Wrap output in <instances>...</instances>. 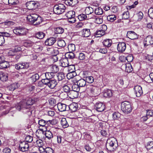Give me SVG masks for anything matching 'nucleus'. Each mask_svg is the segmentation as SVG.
Returning a JSON list of instances; mask_svg holds the SVG:
<instances>
[{"instance_id": "1", "label": "nucleus", "mask_w": 153, "mask_h": 153, "mask_svg": "<svg viewBox=\"0 0 153 153\" xmlns=\"http://www.w3.org/2000/svg\"><path fill=\"white\" fill-rule=\"evenodd\" d=\"M117 140L114 137L108 138L107 140L106 146L108 152H112L116 150L117 146Z\"/></svg>"}, {"instance_id": "2", "label": "nucleus", "mask_w": 153, "mask_h": 153, "mask_svg": "<svg viewBox=\"0 0 153 153\" xmlns=\"http://www.w3.org/2000/svg\"><path fill=\"white\" fill-rule=\"evenodd\" d=\"M25 105L24 103L19 102L16 105L15 107L16 110L21 111L28 116H30L32 114V111L29 106Z\"/></svg>"}, {"instance_id": "3", "label": "nucleus", "mask_w": 153, "mask_h": 153, "mask_svg": "<svg viewBox=\"0 0 153 153\" xmlns=\"http://www.w3.org/2000/svg\"><path fill=\"white\" fill-rule=\"evenodd\" d=\"M86 91L91 96H95L99 94L98 88L91 85H86Z\"/></svg>"}, {"instance_id": "4", "label": "nucleus", "mask_w": 153, "mask_h": 153, "mask_svg": "<svg viewBox=\"0 0 153 153\" xmlns=\"http://www.w3.org/2000/svg\"><path fill=\"white\" fill-rule=\"evenodd\" d=\"M121 109L124 113L126 114L130 113L132 110L130 102L127 101L123 102L121 104Z\"/></svg>"}, {"instance_id": "5", "label": "nucleus", "mask_w": 153, "mask_h": 153, "mask_svg": "<svg viewBox=\"0 0 153 153\" xmlns=\"http://www.w3.org/2000/svg\"><path fill=\"white\" fill-rule=\"evenodd\" d=\"M42 82L44 85H46L51 89L54 88L57 84L58 82L56 80L42 79Z\"/></svg>"}, {"instance_id": "6", "label": "nucleus", "mask_w": 153, "mask_h": 153, "mask_svg": "<svg viewBox=\"0 0 153 153\" xmlns=\"http://www.w3.org/2000/svg\"><path fill=\"white\" fill-rule=\"evenodd\" d=\"M66 7L62 4L55 5L53 7L54 13L57 14H60L65 11Z\"/></svg>"}, {"instance_id": "7", "label": "nucleus", "mask_w": 153, "mask_h": 153, "mask_svg": "<svg viewBox=\"0 0 153 153\" xmlns=\"http://www.w3.org/2000/svg\"><path fill=\"white\" fill-rule=\"evenodd\" d=\"M13 33L18 36H23L26 35V29L22 26L15 27L13 30Z\"/></svg>"}, {"instance_id": "8", "label": "nucleus", "mask_w": 153, "mask_h": 153, "mask_svg": "<svg viewBox=\"0 0 153 153\" xmlns=\"http://www.w3.org/2000/svg\"><path fill=\"white\" fill-rule=\"evenodd\" d=\"M39 100V98L38 97H30L26 98L25 101H22L19 102L24 103L25 104V105L29 106L35 103Z\"/></svg>"}, {"instance_id": "9", "label": "nucleus", "mask_w": 153, "mask_h": 153, "mask_svg": "<svg viewBox=\"0 0 153 153\" xmlns=\"http://www.w3.org/2000/svg\"><path fill=\"white\" fill-rule=\"evenodd\" d=\"M29 66V63L26 62L19 63L15 65V68L18 70L27 69Z\"/></svg>"}, {"instance_id": "10", "label": "nucleus", "mask_w": 153, "mask_h": 153, "mask_svg": "<svg viewBox=\"0 0 153 153\" xmlns=\"http://www.w3.org/2000/svg\"><path fill=\"white\" fill-rule=\"evenodd\" d=\"M47 52L48 55L54 56V58H56L55 61L58 60V58L56 56L59 54V52L57 49L53 48H48L47 49Z\"/></svg>"}, {"instance_id": "11", "label": "nucleus", "mask_w": 153, "mask_h": 153, "mask_svg": "<svg viewBox=\"0 0 153 153\" xmlns=\"http://www.w3.org/2000/svg\"><path fill=\"white\" fill-rule=\"evenodd\" d=\"M51 121L49 120L45 121L43 119L39 120L38 121V123L40 127L42 126L43 127L42 129H41L42 131L46 130L49 123H51Z\"/></svg>"}, {"instance_id": "12", "label": "nucleus", "mask_w": 153, "mask_h": 153, "mask_svg": "<svg viewBox=\"0 0 153 153\" xmlns=\"http://www.w3.org/2000/svg\"><path fill=\"white\" fill-rule=\"evenodd\" d=\"M38 16L35 14H32L28 15L27 16V19L30 24H34L36 20H38Z\"/></svg>"}, {"instance_id": "13", "label": "nucleus", "mask_w": 153, "mask_h": 153, "mask_svg": "<svg viewBox=\"0 0 153 153\" xmlns=\"http://www.w3.org/2000/svg\"><path fill=\"white\" fill-rule=\"evenodd\" d=\"M121 67L123 70H125L126 72L128 73L131 72L133 70V68L131 65L129 63L123 64Z\"/></svg>"}, {"instance_id": "14", "label": "nucleus", "mask_w": 153, "mask_h": 153, "mask_svg": "<svg viewBox=\"0 0 153 153\" xmlns=\"http://www.w3.org/2000/svg\"><path fill=\"white\" fill-rule=\"evenodd\" d=\"M29 147L28 143L25 141L21 142L20 143L19 148L20 150L23 152L27 151Z\"/></svg>"}, {"instance_id": "15", "label": "nucleus", "mask_w": 153, "mask_h": 153, "mask_svg": "<svg viewBox=\"0 0 153 153\" xmlns=\"http://www.w3.org/2000/svg\"><path fill=\"white\" fill-rule=\"evenodd\" d=\"M134 89V92L137 97H140L143 94L142 88L141 86L139 85L135 86Z\"/></svg>"}, {"instance_id": "16", "label": "nucleus", "mask_w": 153, "mask_h": 153, "mask_svg": "<svg viewBox=\"0 0 153 153\" xmlns=\"http://www.w3.org/2000/svg\"><path fill=\"white\" fill-rule=\"evenodd\" d=\"M56 38L53 37H50L47 38L45 42L46 46H51L53 45L56 41Z\"/></svg>"}, {"instance_id": "17", "label": "nucleus", "mask_w": 153, "mask_h": 153, "mask_svg": "<svg viewBox=\"0 0 153 153\" xmlns=\"http://www.w3.org/2000/svg\"><path fill=\"white\" fill-rule=\"evenodd\" d=\"M95 107L99 112L103 111L105 108V105L102 102H97L95 104Z\"/></svg>"}, {"instance_id": "18", "label": "nucleus", "mask_w": 153, "mask_h": 153, "mask_svg": "<svg viewBox=\"0 0 153 153\" xmlns=\"http://www.w3.org/2000/svg\"><path fill=\"white\" fill-rule=\"evenodd\" d=\"M127 36L131 39H136L138 38L139 35L136 34L134 32L130 31L127 32L126 35Z\"/></svg>"}, {"instance_id": "19", "label": "nucleus", "mask_w": 153, "mask_h": 153, "mask_svg": "<svg viewBox=\"0 0 153 153\" xmlns=\"http://www.w3.org/2000/svg\"><path fill=\"white\" fill-rule=\"evenodd\" d=\"M26 6L28 9L31 10L35 9L37 7V5L35 1H30L26 3Z\"/></svg>"}, {"instance_id": "20", "label": "nucleus", "mask_w": 153, "mask_h": 153, "mask_svg": "<svg viewBox=\"0 0 153 153\" xmlns=\"http://www.w3.org/2000/svg\"><path fill=\"white\" fill-rule=\"evenodd\" d=\"M153 44V38L152 36L149 35L144 39V46H148Z\"/></svg>"}, {"instance_id": "21", "label": "nucleus", "mask_w": 153, "mask_h": 153, "mask_svg": "<svg viewBox=\"0 0 153 153\" xmlns=\"http://www.w3.org/2000/svg\"><path fill=\"white\" fill-rule=\"evenodd\" d=\"M126 48V45L125 42H119L117 45V49L120 52H123Z\"/></svg>"}, {"instance_id": "22", "label": "nucleus", "mask_w": 153, "mask_h": 153, "mask_svg": "<svg viewBox=\"0 0 153 153\" xmlns=\"http://www.w3.org/2000/svg\"><path fill=\"white\" fill-rule=\"evenodd\" d=\"M79 95V93L76 92L71 90L68 93L67 95L71 99H73L77 98Z\"/></svg>"}, {"instance_id": "23", "label": "nucleus", "mask_w": 153, "mask_h": 153, "mask_svg": "<svg viewBox=\"0 0 153 153\" xmlns=\"http://www.w3.org/2000/svg\"><path fill=\"white\" fill-rule=\"evenodd\" d=\"M58 110L60 111H64L66 110H68V108L67 107V105L65 104L59 103L57 105Z\"/></svg>"}, {"instance_id": "24", "label": "nucleus", "mask_w": 153, "mask_h": 153, "mask_svg": "<svg viewBox=\"0 0 153 153\" xmlns=\"http://www.w3.org/2000/svg\"><path fill=\"white\" fill-rule=\"evenodd\" d=\"M77 104L75 103H73L68 106V110L70 109L72 112L76 111L78 108Z\"/></svg>"}, {"instance_id": "25", "label": "nucleus", "mask_w": 153, "mask_h": 153, "mask_svg": "<svg viewBox=\"0 0 153 153\" xmlns=\"http://www.w3.org/2000/svg\"><path fill=\"white\" fill-rule=\"evenodd\" d=\"M65 3L67 5L73 6L78 3L77 0H65Z\"/></svg>"}, {"instance_id": "26", "label": "nucleus", "mask_w": 153, "mask_h": 153, "mask_svg": "<svg viewBox=\"0 0 153 153\" xmlns=\"http://www.w3.org/2000/svg\"><path fill=\"white\" fill-rule=\"evenodd\" d=\"M103 45L105 47H109L112 44V41L110 39H106L102 42Z\"/></svg>"}, {"instance_id": "27", "label": "nucleus", "mask_w": 153, "mask_h": 153, "mask_svg": "<svg viewBox=\"0 0 153 153\" xmlns=\"http://www.w3.org/2000/svg\"><path fill=\"white\" fill-rule=\"evenodd\" d=\"M45 75L46 79H48V80H51L52 78L54 76V74L51 72H48L42 74V75Z\"/></svg>"}, {"instance_id": "28", "label": "nucleus", "mask_w": 153, "mask_h": 153, "mask_svg": "<svg viewBox=\"0 0 153 153\" xmlns=\"http://www.w3.org/2000/svg\"><path fill=\"white\" fill-rule=\"evenodd\" d=\"M0 79L3 82L6 81L8 79V74L4 73H0Z\"/></svg>"}, {"instance_id": "29", "label": "nucleus", "mask_w": 153, "mask_h": 153, "mask_svg": "<svg viewBox=\"0 0 153 153\" xmlns=\"http://www.w3.org/2000/svg\"><path fill=\"white\" fill-rule=\"evenodd\" d=\"M82 36L85 37H89L91 35L90 30L88 29H85L82 31Z\"/></svg>"}, {"instance_id": "30", "label": "nucleus", "mask_w": 153, "mask_h": 153, "mask_svg": "<svg viewBox=\"0 0 153 153\" xmlns=\"http://www.w3.org/2000/svg\"><path fill=\"white\" fill-rule=\"evenodd\" d=\"M42 131H45V136L47 138L48 140H51L53 136L50 130H43Z\"/></svg>"}, {"instance_id": "31", "label": "nucleus", "mask_w": 153, "mask_h": 153, "mask_svg": "<svg viewBox=\"0 0 153 153\" xmlns=\"http://www.w3.org/2000/svg\"><path fill=\"white\" fill-rule=\"evenodd\" d=\"M76 83L79 87H83L86 84V82L85 80L81 79L76 82Z\"/></svg>"}, {"instance_id": "32", "label": "nucleus", "mask_w": 153, "mask_h": 153, "mask_svg": "<svg viewBox=\"0 0 153 153\" xmlns=\"http://www.w3.org/2000/svg\"><path fill=\"white\" fill-rule=\"evenodd\" d=\"M61 66L64 67H67L69 65L68 60L65 58H63L61 61Z\"/></svg>"}, {"instance_id": "33", "label": "nucleus", "mask_w": 153, "mask_h": 153, "mask_svg": "<svg viewBox=\"0 0 153 153\" xmlns=\"http://www.w3.org/2000/svg\"><path fill=\"white\" fill-rule=\"evenodd\" d=\"M105 34L100 29L97 30L94 33L95 36L97 37H100L103 36Z\"/></svg>"}, {"instance_id": "34", "label": "nucleus", "mask_w": 153, "mask_h": 153, "mask_svg": "<svg viewBox=\"0 0 153 153\" xmlns=\"http://www.w3.org/2000/svg\"><path fill=\"white\" fill-rule=\"evenodd\" d=\"M65 58L68 60L73 59L75 58V55L73 52H69L65 54Z\"/></svg>"}, {"instance_id": "35", "label": "nucleus", "mask_w": 153, "mask_h": 153, "mask_svg": "<svg viewBox=\"0 0 153 153\" xmlns=\"http://www.w3.org/2000/svg\"><path fill=\"white\" fill-rule=\"evenodd\" d=\"M39 77V75L37 74H35L30 77V79L32 80V82L33 83L38 80Z\"/></svg>"}, {"instance_id": "36", "label": "nucleus", "mask_w": 153, "mask_h": 153, "mask_svg": "<svg viewBox=\"0 0 153 153\" xmlns=\"http://www.w3.org/2000/svg\"><path fill=\"white\" fill-rule=\"evenodd\" d=\"M61 124L62 127L64 128H65L68 126V124L65 118H63L61 121Z\"/></svg>"}, {"instance_id": "37", "label": "nucleus", "mask_w": 153, "mask_h": 153, "mask_svg": "<svg viewBox=\"0 0 153 153\" xmlns=\"http://www.w3.org/2000/svg\"><path fill=\"white\" fill-rule=\"evenodd\" d=\"M65 16L68 19H70L75 17V12L72 11L68 12L65 14Z\"/></svg>"}, {"instance_id": "38", "label": "nucleus", "mask_w": 153, "mask_h": 153, "mask_svg": "<svg viewBox=\"0 0 153 153\" xmlns=\"http://www.w3.org/2000/svg\"><path fill=\"white\" fill-rule=\"evenodd\" d=\"M9 66V63L7 61L4 60L0 64V68L1 69H4L6 68Z\"/></svg>"}, {"instance_id": "39", "label": "nucleus", "mask_w": 153, "mask_h": 153, "mask_svg": "<svg viewBox=\"0 0 153 153\" xmlns=\"http://www.w3.org/2000/svg\"><path fill=\"white\" fill-rule=\"evenodd\" d=\"M121 116V114L118 112H115L112 114V118L114 120H117Z\"/></svg>"}, {"instance_id": "40", "label": "nucleus", "mask_w": 153, "mask_h": 153, "mask_svg": "<svg viewBox=\"0 0 153 153\" xmlns=\"http://www.w3.org/2000/svg\"><path fill=\"white\" fill-rule=\"evenodd\" d=\"M77 17L80 21H83L87 19V16L86 14H81L79 15Z\"/></svg>"}, {"instance_id": "41", "label": "nucleus", "mask_w": 153, "mask_h": 153, "mask_svg": "<svg viewBox=\"0 0 153 153\" xmlns=\"http://www.w3.org/2000/svg\"><path fill=\"white\" fill-rule=\"evenodd\" d=\"M45 36V34L42 32H37L35 34L36 37L39 39H43Z\"/></svg>"}, {"instance_id": "42", "label": "nucleus", "mask_w": 153, "mask_h": 153, "mask_svg": "<svg viewBox=\"0 0 153 153\" xmlns=\"http://www.w3.org/2000/svg\"><path fill=\"white\" fill-rule=\"evenodd\" d=\"M94 11L93 9L91 7H86L85 10L86 14H89L91 13H93Z\"/></svg>"}, {"instance_id": "43", "label": "nucleus", "mask_w": 153, "mask_h": 153, "mask_svg": "<svg viewBox=\"0 0 153 153\" xmlns=\"http://www.w3.org/2000/svg\"><path fill=\"white\" fill-rule=\"evenodd\" d=\"M51 70L52 72L55 74V73L59 71V68L57 65H53L51 67Z\"/></svg>"}, {"instance_id": "44", "label": "nucleus", "mask_w": 153, "mask_h": 153, "mask_svg": "<svg viewBox=\"0 0 153 153\" xmlns=\"http://www.w3.org/2000/svg\"><path fill=\"white\" fill-rule=\"evenodd\" d=\"M112 92L110 90H107L105 91L104 96L105 97H110L112 96Z\"/></svg>"}, {"instance_id": "45", "label": "nucleus", "mask_w": 153, "mask_h": 153, "mask_svg": "<svg viewBox=\"0 0 153 153\" xmlns=\"http://www.w3.org/2000/svg\"><path fill=\"white\" fill-rule=\"evenodd\" d=\"M95 14L98 15H100L102 14L103 11L102 9L100 7H98L95 8L94 10Z\"/></svg>"}, {"instance_id": "46", "label": "nucleus", "mask_w": 153, "mask_h": 153, "mask_svg": "<svg viewBox=\"0 0 153 153\" xmlns=\"http://www.w3.org/2000/svg\"><path fill=\"white\" fill-rule=\"evenodd\" d=\"M68 48L69 52H73L75 50V45L73 44H69L68 46Z\"/></svg>"}, {"instance_id": "47", "label": "nucleus", "mask_w": 153, "mask_h": 153, "mask_svg": "<svg viewBox=\"0 0 153 153\" xmlns=\"http://www.w3.org/2000/svg\"><path fill=\"white\" fill-rule=\"evenodd\" d=\"M64 31V29L61 27H57L55 29V33L56 34H62Z\"/></svg>"}, {"instance_id": "48", "label": "nucleus", "mask_w": 153, "mask_h": 153, "mask_svg": "<svg viewBox=\"0 0 153 153\" xmlns=\"http://www.w3.org/2000/svg\"><path fill=\"white\" fill-rule=\"evenodd\" d=\"M34 43L30 41H27L23 43L24 46L26 47H30L32 46Z\"/></svg>"}, {"instance_id": "49", "label": "nucleus", "mask_w": 153, "mask_h": 153, "mask_svg": "<svg viewBox=\"0 0 153 153\" xmlns=\"http://www.w3.org/2000/svg\"><path fill=\"white\" fill-rule=\"evenodd\" d=\"M107 19L108 21L113 22L116 19V17L114 15H110L107 16Z\"/></svg>"}, {"instance_id": "50", "label": "nucleus", "mask_w": 153, "mask_h": 153, "mask_svg": "<svg viewBox=\"0 0 153 153\" xmlns=\"http://www.w3.org/2000/svg\"><path fill=\"white\" fill-rule=\"evenodd\" d=\"M57 45L59 47H63L65 46L66 43L64 40H59L57 41Z\"/></svg>"}, {"instance_id": "51", "label": "nucleus", "mask_w": 153, "mask_h": 153, "mask_svg": "<svg viewBox=\"0 0 153 153\" xmlns=\"http://www.w3.org/2000/svg\"><path fill=\"white\" fill-rule=\"evenodd\" d=\"M84 78H85L86 82V81L88 83H92L94 81V78L92 76H86Z\"/></svg>"}, {"instance_id": "52", "label": "nucleus", "mask_w": 153, "mask_h": 153, "mask_svg": "<svg viewBox=\"0 0 153 153\" xmlns=\"http://www.w3.org/2000/svg\"><path fill=\"white\" fill-rule=\"evenodd\" d=\"M72 91L79 92L80 90V87L78 85L74 84L73 85L72 87Z\"/></svg>"}, {"instance_id": "53", "label": "nucleus", "mask_w": 153, "mask_h": 153, "mask_svg": "<svg viewBox=\"0 0 153 153\" xmlns=\"http://www.w3.org/2000/svg\"><path fill=\"white\" fill-rule=\"evenodd\" d=\"M18 87V83H13L11 84L9 86V89L11 91H14Z\"/></svg>"}, {"instance_id": "54", "label": "nucleus", "mask_w": 153, "mask_h": 153, "mask_svg": "<svg viewBox=\"0 0 153 153\" xmlns=\"http://www.w3.org/2000/svg\"><path fill=\"white\" fill-rule=\"evenodd\" d=\"M146 148L147 150L153 149V142L151 141L148 143L146 146Z\"/></svg>"}, {"instance_id": "55", "label": "nucleus", "mask_w": 153, "mask_h": 153, "mask_svg": "<svg viewBox=\"0 0 153 153\" xmlns=\"http://www.w3.org/2000/svg\"><path fill=\"white\" fill-rule=\"evenodd\" d=\"M129 12L128 11L124 12L122 14V19H127L129 18Z\"/></svg>"}, {"instance_id": "56", "label": "nucleus", "mask_w": 153, "mask_h": 153, "mask_svg": "<svg viewBox=\"0 0 153 153\" xmlns=\"http://www.w3.org/2000/svg\"><path fill=\"white\" fill-rule=\"evenodd\" d=\"M16 53L14 49L10 50L8 53V55L10 56L11 57L14 58V56L16 54Z\"/></svg>"}, {"instance_id": "57", "label": "nucleus", "mask_w": 153, "mask_h": 153, "mask_svg": "<svg viewBox=\"0 0 153 153\" xmlns=\"http://www.w3.org/2000/svg\"><path fill=\"white\" fill-rule=\"evenodd\" d=\"M57 77L59 81H61L64 79L65 76L63 73H60L58 74L57 76Z\"/></svg>"}, {"instance_id": "58", "label": "nucleus", "mask_w": 153, "mask_h": 153, "mask_svg": "<svg viewBox=\"0 0 153 153\" xmlns=\"http://www.w3.org/2000/svg\"><path fill=\"white\" fill-rule=\"evenodd\" d=\"M8 2L10 5H15L18 3V0H8Z\"/></svg>"}, {"instance_id": "59", "label": "nucleus", "mask_w": 153, "mask_h": 153, "mask_svg": "<svg viewBox=\"0 0 153 153\" xmlns=\"http://www.w3.org/2000/svg\"><path fill=\"white\" fill-rule=\"evenodd\" d=\"M33 137L27 135L25 138V141L27 143H31L33 141Z\"/></svg>"}, {"instance_id": "60", "label": "nucleus", "mask_w": 153, "mask_h": 153, "mask_svg": "<svg viewBox=\"0 0 153 153\" xmlns=\"http://www.w3.org/2000/svg\"><path fill=\"white\" fill-rule=\"evenodd\" d=\"M95 19V22L97 24H100L103 22V19L102 18L100 17L96 18V17Z\"/></svg>"}, {"instance_id": "61", "label": "nucleus", "mask_w": 153, "mask_h": 153, "mask_svg": "<svg viewBox=\"0 0 153 153\" xmlns=\"http://www.w3.org/2000/svg\"><path fill=\"white\" fill-rule=\"evenodd\" d=\"M148 15L149 16L151 19H153V7H151L149 10Z\"/></svg>"}, {"instance_id": "62", "label": "nucleus", "mask_w": 153, "mask_h": 153, "mask_svg": "<svg viewBox=\"0 0 153 153\" xmlns=\"http://www.w3.org/2000/svg\"><path fill=\"white\" fill-rule=\"evenodd\" d=\"M70 88L67 85H65L63 87V90L64 91L65 93H66V95L69 92Z\"/></svg>"}, {"instance_id": "63", "label": "nucleus", "mask_w": 153, "mask_h": 153, "mask_svg": "<svg viewBox=\"0 0 153 153\" xmlns=\"http://www.w3.org/2000/svg\"><path fill=\"white\" fill-rule=\"evenodd\" d=\"M23 46H16L13 49L16 52L22 51L23 49Z\"/></svg>"}, {"instance_id": "64", "label": "nucleus", "mask_w": 153, "mask_h": 153, "mask_svg": "<svg viewBox=\"0 0 153 153\" xmlns=\"http://www.w3.org/2000/svg\"><path fill=\"white\" fill-rule=\"evenodd\" d=\"M93 13H91L89 14H86L87 16V20H88L90 19H95L96 17V16L94 15Z\"/></svg>"}]
</instances>
